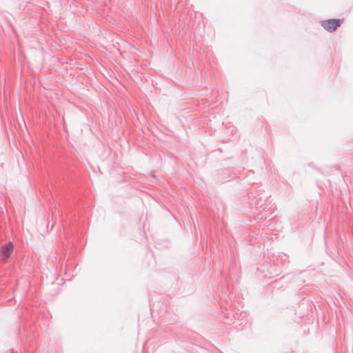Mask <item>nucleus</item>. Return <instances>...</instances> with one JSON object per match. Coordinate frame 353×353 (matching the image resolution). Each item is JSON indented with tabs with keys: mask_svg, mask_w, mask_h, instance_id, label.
<instances>
[{
	"mask_svg": "<svg viewBox=\"0 0 353 353\" xmlns=\"http://www.w3.org/2000/svg\"><path fill=\"white\" fill-rule=\"evenodd\" d=\"M13 250V245L11 242L5 244L1 248V255L3 261H6L11 254Z\"/></svg>",
	"mask_w": 353,
	"mask_h": 353,
	"instance_id": "obj_2",
	"label": "nucleus"
},
{
	"mask_svg": "<svg viewBox=\"0 0 353 353\" xmlns=\"http://www.w3.org/2000/svg\"><path fill=\"white\" fill-rule=\"evenodd\" d=\"M343 23V19H332L321 21V26L327 31L333 32Z\"/></svg>",
	"mask_w": 353,
	"mask_h": 353,
	"instance_id": "obj_1",
	"label": "nucleus"
}]
</instances>
